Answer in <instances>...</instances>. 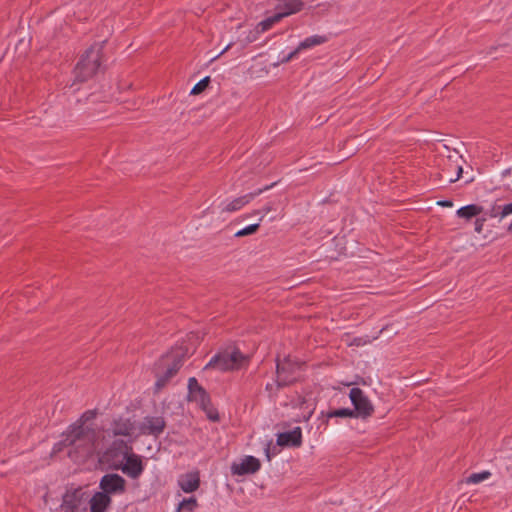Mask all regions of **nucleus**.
Wrapping results in <instances>:
<instances>
[{"mask_svg": "<svg viewBox=\"0 0 512 512\" xmlns=\"http://www.w3.org/2000/svg\"><path fill=\"white\" fill-rule=\"evenodd\" d=\"M95 416L96 413L94 411H86L81 418L72 424L67 432L63 434V440L55 444L53 451L59 452L62 446H71L82 457L92 454L96 447L98 433L94 424L89 422L92 421Z\"/></svg>", "mask_w": 512, "mask_h": 512, "instance_id": "obj_1", "label": "nucleus"}, {"mask_svg": "<svg viewBox=\"0 0 512 512\" xmlns=\"http://www.w3.org/2000/svg\"><path fill=\"white\" fill-rule=\"evenodd\" d=\"M185 353L182 349L173 350L164 355L156 365L155 390L159 391L177 374L184 363Z\"/></svg>", "mask_w": 512, "mask_h": 512, "instance_id": "obj_2", "label": "nucleus"}, {"mask_svg": "<svg viewBox=\"0 0 512 512\" xmlns=\"http://www.w3.org/2000/svg\"><path fill=\"white\" fill-rule=\"evenodd\" d=\"M248 360L238 348L229 346L219 350L206 364L205 370L214 369L220 372H228L240 369Z\"/></svg>", "mask_w": 512, "mask_h": 512, "instance_id": "obj_3", "label": "nucleus"}, {"mask_svg": "<svg viewBox=\"0 0 512 512\" xmlns=\"http://www.w3.org/2000/svg\"><path fill=\"white\" fill-rule=\"evenodd\" d=\"M102 48V44H94L85 51L75 67V81L84 82L97 72L100 67Z\"/></svg>", "mask_w": 512, "mask_h": 512, "instance_id": "obj_4", "label": "nucleus"}, {"mask_svg": "<svg viewBox=\"0 0 512 512\" xmlns=\"http://www.w3.org/2000/svg\"><path fill=\"white\" fill-rule=\"evenodd\" d=\"M145 469L142 457L131 452V450L124 455L123 460L118 465H115V470H121L126 476L131 479H138Z\"/></svg>", "mask_w": 512, "mask_h": 512, "instance_id": "obj_5", "label": "nucleus"}, {"mask_svg": "<svg viewBox=\"0 0 512 512\" xmlns=\"http://www.w3.org/2000/svg\"><path fill=\"white\" fill-rule=\"evenodd\" d=\"M349 397L354 406L355 417L366 418L372 415L374 411L373 405L362 389L358 387L352 388L349 392Z\"/></svg>", "mask_w": 512, "mask_h": 512, "instance_id": "obj_6", "label": "nucleus"}, {"mask_svg": "<svg viewBox=\"0 0 512 512\" xmlns=\"http://www.w3.org/2000/svg\"><path fill=\"white\" fill-rule=\"evenodd\" d=\"M99 487L106 495L123 494L126 491V480L115 473H108L101 477Z\"/></svg>", "mask_w": 512, "mask_h": 512, "instance_id": "obj_7", "label": "nucleus"}, {"mask_svg": "<svg viewBox=\"0 0 512 512\" xmlns=\"http://www.w3.org/2000/svg\"><path fill=\"white\" fill-rule=\"evenodd\" d=\"M166 422L161 416H146L138 425L139 433L158 437L163 433Z\"/></svg>", "mask_w": 512, "mask_h": 512, "instance_id": "obj_8", "label": "nucleus"}, {"mask_svg": "<svg viewBox=\"0 0 512 512\" xmlns=\"http://www.w3.org/2000/svg\"><path fill=\"white\" fill-rule=\"evenodd\" d=\"M276 183H272L271 185H267L263 188L257 189L253 192L245 194L243 196L237 197L227 203L221 204V209L223 212H235L240 210L242 207L250 203L255 197L259 196L263 192L271 189Z\"/></svg>", "mask_w": 512, "mask_h": 512, "instance_id": "obj_9", "label": "nucleus"}, {"mask_svg": "<svg viewBox=\"0 0 512 512\" xmlns=\"http://www.w3.org/2000/svg\"><path fill=\"white\" fill-rule=\"evenodd\" d=\"M130 450L131 447H129L125 441L115 440L104 452L103 458L113 469H115V465H118L121 460H123L124 455H126Z\"/></svg>", "mask_w": 512, "mask_h": 512, "instance_id": "obj_10", "label": "nucleus"}, {"mask_svg": "<svg viewBox=\"0 0 512 512\" xmlns=\"http://www.w3.org/2000/svg\"><path fill=\"white\" fill-rule=\"evenodd\" d=\"M261 467L259 459L254 456H245L240 463H233L231 472L233 475H247L256 473Z\"/></svg>", "mask_w": 512, "mask_h": 512, "instance_id": "obj_11", "label": "nucleus"}, {"mask_svg": "<svg viewBox=\"0 0 512 512\" xmlns=\"http://www.w3.org/2000/svg\"><path fill=\"white\" fill-rule=\"evenodd\" d=\"M299 368L297 362L292 361L290 358H285L282 362H277L276 372L278 376V386H286L293 382L292 378L286 374H293Z\"/></svg>", "mask_w": 512, "mask_h": 512, "instance_id": "obj_12", "label": "nucleus"}, {"mask_svg": "<svg viewBox=\"0 0 512 512\" xmlns=\"http://www.w3.org/2000/svg\"><path fill=\"white\" fill-rule=\"evenodd\" d=\"M188 391L191 401H195L200 406H207L209 404L210 396L206 390L198 383L196 378H189Z\"/></svg>", "mask_w": 512, "mask_h": 512, "instance_id": "obj_13", "label": "nucleus"}, {"mask_svg": "<svg viewBox=\"0 0 512 512\" xmlns=\"http://www.w3.org/2000/svg\"><path fill=\"white\" fill-rule=\"evenodd\" d=\"M277 444L279 446L299 447L302 444V430L295 427L291 431L283 432L277 436Z\"/></svg>", "mask_w": 512, "mask_h": 512, "instance_id": "obj_14", "label": "nucleus"}, {"mask_svg": "<svg viewBox=\"0 0 512 512\" xmlns=\"http://www.w3.org/2000/svg\"><path fill=\"white\" fill-rule=\"evenodd\" d=\"M178 485L185 493H192L200 486L199 472L182 474L178 478Z\"/></svg>", "mask_w": 512, "mask_h": 512, "instance_id": "obj_15", "label": "nucleus"}, {"mask_svg": "<svg viewBox=\"0 0 512 512\" xmlns=\"http://www.w3.org/2000/svg\"><path fill=\"white\" fill-rule=\"evenodd\" d=\"M303 0H279L276 6L278 14L281 18L300 12L304 8Z\"/></svg>", "mask_w": 512, "mask_h": 512, "instance_id": "obj_16", "label": "nucleus"}, {"mask_svg": "<svg viewBox=\"0 0 512 512\" xmlns=\"http://www.w3.org/2000/svg\"><path fill=\"white\" fill-rule=\"evenodd\" d=\"M135 429V424L130 419L119 418L114 420L111 425L114 436H131Z\"/></svg>", "mask_w": 512, "mask_h": 512, "instance_id": "obj_17", "label": "nucleus"}, {"mask_svg": "<svg viewBox=\"0 0 512 512\" xmlns=\"http://www.w3.org/2000/svg\"><path fill=\"white\" fill-rule=\"evenodd\" d=\"M112 499L105 493L96 492L90 499V511L91 512H105L106 509L111 505Z\"/></svg>", "mask_w": 512, "mask_h": 512, "instance_id": "obj_18", "label": "nucleus"}, {"mask_svg": "<svg viewBox=\"0 0 512 512\" xmlns=\"http://www.w3.org/2000/svg\"><path fill=\"white\" fill-rule=\"evenodd\" d=\"M483 211L484 208L482 206L477 204H469L459 208L456 211V215L459 218L469 221L472 218L479 216Z\"/></svg>", "mask_w": 512, "mask_h": 512, "instance_id": "obj_19", "label": "nucleus"}, {"mask_svg": "<svg viewBox=\"0 0 512 512\" xmlns=\"http://www.w3.org/2000/svg\"><path fill=\"white\" fill-rule=\"evenodd\" d=\"M328 41V38L324 35H313L305 38L303 41L299 43L297 49L299 52L307 49H311L315 46L322 45Z\"/></svg>", "mask_w": 512, "mask_h": 512, "instance_id": "obj_20", "label": "nucleus"}, {"mask_svg": "<svg viewBox=\"0 0 512 512\" xmlns=\"http://www.w3.org/2000/svg\"><path fill=\"white\" fill-rule=\"evenodd\" d=\"M61 508L64 512H78L80 508V499L75 493L65 494Z\"/></svg>", "mask_w": 512, "mask_h": 512, "instance_id": "obj_21", "label": "nucleus"}, {"mask_svg": "<svg viewBox=\"0 0 512 512\" xmlns=\"http://www.w3.org/2000/svg\"><path fill=\"white\" fill-rule=\"evenodd\" d=\"M280 20H282L281 15L274 14L273 16H270L262 21H260L256 26V34H260L263 32H266L269 30L274 24L278 23Z\"/></svg>", "mask_w": 512, "mask_h": 512, "instance_id": "obj_22", "label": "nucleus"}, {"mask_svg": "<svg viewBox=\"0 0 512 512\" xmlns=\"http://www.w3.org/2000/svg\"><path fill=\"white\" fill-rule=\"evenodd\" d=\"M197 506H198V502L194 496H192L190 498H184L178 504L177 512H180V511L193 512Z\"/></svg>", "mask_w": 512, "mask_h": 512, "instance_id": "obj_23", "label": "nucleus"}, {"mask_svg": "<svg viewBox=\"0 0 512 512\" xmlns=\"http://www.w3.org/2000/svg\"><path fill=\"white\" fill-rule=\"evenodd\" d=\"M328 418L340 417V418H351L355 417V412L350 408H341L332 410L327 413Z\"/></svg>", "mask_w": 512, "mask_h": 512, "instance_id": "obj_24", "label": "nucleus"}, {"mask_svg": "<svg viewBox=\"0 0 512 512\" xmlns=\"http://www.w3.org/2000/svg\"><path fill=\"white\" fill-rule=\"evenodd\" d=\"M491 476L489 471H483L480 473H473L467 478V483L478 484Z\"/></svg>", "mask_w": 512, "mask_h": 512, "instance_id": "obj_25", "label": "nucleus"}, {"mask_svg": "<svg viewBox=\"0 0 512 512\" xmlns=\"http://www.w3.org/2000/svg\"><path fill=\"white\" fill-rule=\"evenodd\" d=\"M209 83H210V77L207 76V77L201 79L197 84L194 85L190 94L198 95V94L202 93L208 87Z\"/></svg>", "mask_w": 512, "mask_h": 512, "instance_id": "obj_26", "label": "nucleus"}, {"mask_svg": "<svg viewBox=\"0 0 512 512\" xmlns=\"http://www.w3.org/2000/svg\"><path fill=\"white\" fill-rule=\"evenodd\" d=\"M206 413L209 420L217 422L219 420V414L217 410L211 405V400L207 406H200Z\"/></svg>", "mask_w": 512, "mask_h": 512, "instance_id": "obj_27", "label": "nucleus"}, {"mask_svg": "<svg viewBox=\"0 0 512 512\" xmlns=\"http://www.w3.org/2000/svg\"><path fill=\"white\" fill-rule=\"evenodd\" d=\"M259 226H260L259 223L248 225L245 228L237 231L235 233V237L239 238V237H244L247 235L254 234L259 229Z\"/></svg>", "mask_w": 512, "mask_h": 512, "instance_id": "obj_28", "label": "nucleus"}, {"mask_svg": "<svg viewBox=\"0 0 512 512\" xmlns=\"http://www.w3.org/2000/svg\"><path fill=\"white\" fill-rule=\"evenodd\" d=\"M273 210H276V207L274 205V202H268L267 204H265L261 209L259 210H255L253 212V215H261V220L262 218L264 217V215L268 214L269 212L273 211Z\"/></svg>", "mask_w": 512, "mask_h": 512, "instance_id": "obj_29", "label": "nucleus"}, {"mask_svg": "<svg viewBox=\"0 0 512 512\" xmlns=\"http://www.w3.org/2000/svg\"><path fill=\"white\" fill-rule=\"evenodd\" d=\"M502 206L501 205H497V204H494L491 209H489L487 212H486V215L491 217V218H499L500 219V212H502Z\"/></svg>", "mask_w": 512, "mask_h": 512, "instance_id": "obj_30", "label": "nucleus"}, {"mask_svg": "<svg viewBox=\"0 0 512 512\" xmlns=\"http://www.w3.org/2000/svg\"><path fill=\"white\" fill-rule=\"evenodd\" d=\"M299 50L296 48L295 50L291 51L289 54L283 56L278 62L276 65H279V64H284V63H288L289 61H291L293 58H295L298 54H299Z\"/></svg>", "mask_w": 512, "mask_h": 512, "instance_id": "obj_31", "label": "nucleus"}, {"mask_svg": "<svg viewBox=\"0 0 512 512\" xmlns=\"http://www.w3.org/2000/svg\"><path fill=\"white\" fill-rule=\"evenodd\" d=\"M501 206L502 212H500V221L512 214V202Z\"/></svg>", "mask_w": 512, "mask_h": 512, "instance_id": "obj_32", "label": "nucleus"}, {"mask_svg": "<svg viewBox=\"0 0 512 512\" xmlns=\"http://www.w3.org/2000/svg\"><path fill=\"white\" fill-rule=\"evenodd\" d=\"M486 220H487L486 217L476 218L475 223H474L475 232L480 234L483 231V227H484Z\"/></svg>", "mask_w": 512, "mask_h": 512, "instance_id": "obj_33", "label": "nucleus"}, {"mask_svg": "<svg viewBox=\"0 0 512 512\" xmlns=\"http://www.w3.org/2000/svg\"><path fill=\"white\" fill-rule=\"evenodd\" d=\"M438 205H440L442 207H452L453 202L451 200H442V201H438Z\"/></svg>", "mask_w": 512, "mask_h": 512, "instance_id": "obj_34", "label": "nucleus"}, {"mask_svg": "<svg viewBox=\"0 0 512 512\" xmlns=\"http://www.w3.org/2000/svg\"><path fill=\"white\" fill-rule=\"evenodd\" d=\"M232 46L231 43H229L214 59L220 57L221 55H223L226 51H228L230 49V47Z\"/></svg>", "mask_w": 512, "mask_h": 512, "instance_id": "obj_35", "label": "nucleus"}, {"mask_svg": "<svg viewBox=\"0 0 512 512\" xmlns=\"http://www.w3.org/2000/svg\"><path fill=\"white\" fill-rule=\"evenodd\" d=\"M498 49L497 46H491L489 48V50L487 51V55H492L494 53V51H496Z\"/></svg>", "mask_w": 512, "mask_h": 512, "instance_id": "obj_36", "label": "nucleus"}, {"mask_svg": "<svg viewBox=\"0 0 512 512\" xmlns=\"http://www.w3.org/2000/svg\"><path fill=\"white\" fill-rule=\"evenodd\" d=\"M265 452H266L267 459L270 460L271 459V455H270L269 446H267V448L265 449Z\"/></svg>", "mask_w": 512, "mask_h": 512, "instance_id": "obj_37", "label": "nucleus"}, {"mask_svg": "<svg viewBox=\"0 0 512 512\" xmlns=\"http://www.w3.org/2000/svg\"><path fill=\"white\" fill-rule=\"evenodd\" d=\"M461 174H462V167H458V173H457V177L455 180H458L460 178Z\"/></svg>", "mask_w": 512, "mask_h": 512, "instance_id": "obj_38", "label": "nucleus"}, {"mask_svg": "<svg viewBox=\"0 0 512 512\" xmlns=\"http://www.w3.org/2000/svg\"><path fill=\"white\" fill-rule=\"evenodd\" d=\"M507 232L512 233V222L508 225Z\"/></svg>", "mask_w": 512, "mask_h": 512, "instance_id": "obj_39", "label": "nucleus"}, {"mask_svg": "<svg viewBox=\"0 0 512 512\" xmlns=\"http://www.w3.org/2000/svg\"><path fill=\"white\" fill-rule=\"evenodd\" d=\"M256 39V36H253V37H248V42H252Z\"/></svg>", "mask_w": 512, "mask_h": 512, "instance_id": "obj_40", "label": "nucleus"}]
</instances>
